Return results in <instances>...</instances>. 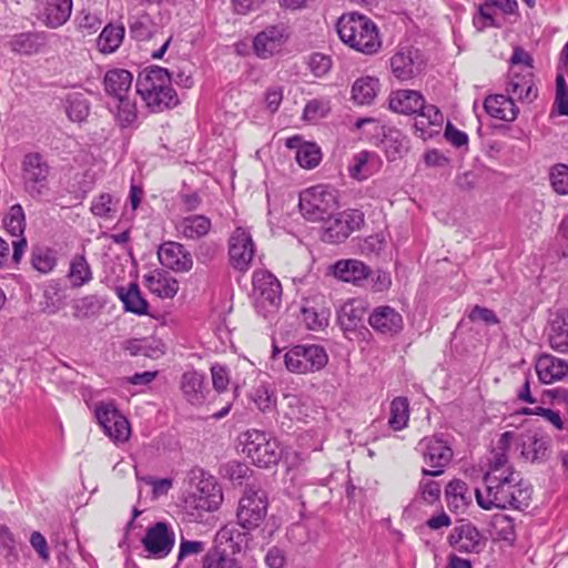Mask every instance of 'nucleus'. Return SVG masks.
Here are the masks:
<instances>
[{
  "label": "nucleus",
  "instance_id": "obj_38",
  "mask_svg": "<svg viewBox=\"0 0 568 568\" xmlns=\"http://www.w3.org/2000/svg\"><path fill=\"white\" fill-rule=\"evenodd\" d=\"M118 103L112 110L114 120L121 129L135 128L138 123V110L135 102L128 97L118 98Z\"/></svg>",
  "mask_w": 568,
  "mask_h": 568
},
{
  "label": "nucleus",
  "instance_id": "obj_47",
  "mask_svg": "<svg viewBox=\"0 0 568 568\" xmlns=\"http://www.w3.org/2000/svg\"><path fill=\"white\" fill-rule=\"evenodd\" d=\"M409 410L408 400L405 397H396L390 403V416L388 419L389 426L394 430L403 429L408 422Z\"/></svg>",
  "mask_w": 568,
  "mask_h": 568
},
{
  "label": "nucleus",
  "instance_id": "obj_42",
  "mask_svg": "<svg viewBox=\"0 0 568 568\" xmlns=\"http://www.w3.org/2000/svg\"><path fill=\"white\" fill-rule=\"evenodd\" d=\"M65 112L73 122L84 121L90 113V103L80 92L70 93L65 98Z\"/></svg>",
  "mask_w": 568,
  "mask_h": 568
},
{
  "label": "nucleus",
  "instance_id": "obj_63",
  "mask_svg": "<svg viewBox=\"0 0 568 568\" xmlns=\"http://www.w3.org/2000/svg\"><path fill=\"white\" fill-rule=\"evenodd\" d=\"M489 10L490 7L486 1L478 7V12L473 18V24L477 31H483L488 27H499Z\"/></svg>",
  "mask_w": 568,
  "mask_h": 568
},
{
  "label": "nucleus",
  "instance_id": "obj_27",
  "mask_svg": "<svg viewBox=\"0 0 568 568\" xmlns=\"http://www.w3.org/2000/svg\"><path fill=\"white\" fill-rule=\"evenodd\" d=\"M334 275L343 282L359 285L371 274L369 267L358 260H341L334 264Z\"/></svg>",
  "mask_w": 568,
  "mask_h": 568
},
{
  "label": "nucleus",
  "instance_id": "obj_16",
  "mask_svg": "<svg viewBox=\"0 0 568 568\" xmlns=\"http://www.w3.org/2000/svg\"><path fill=\"white\" fill-rule=\"evenodd\" d=\"M3 224L11 235L18 237L12 242V261L13 263L19 264L27 247V240L23 236L26 230V216L20 204H14L10 207L8 214L3 219Z\"/></svg>",
  "mask_w": 568,
  "mask_h": 568
},
{
  "label": "nucleus",
  "instance_id": "obj_46",
  "mask_svg": "<svg viewBox=\"0 0 568 568\" xmlns=\"http://www.w3.org/2000/svg\"><path fill=\"white\" fill-rule=\"evenodd\" d=\"M325 221L326 226L322 234V240L324 242L339 243L345 241L351 235V232L348 231L346 224L343 222L338 214L333 219H331V216H327Z\"/></svg>",
  "mask_w": 568,
  "mask_h": 568
},
{
  "label": "nucleus",
  "instance_id": "obj_57",
  "mask_svg": "<svg viewBox=\"0 0 568 568\" xmlns=\"http://www.w3.org/2000/svg\"><path fill=\"white\" fill-rule=\"evenodd\" d=\"M302 316L308 329L320 331L328 325V312L325 310L303 307Z\"/></svg>",
  "mask_w": 568,
  "mask_h": 568
},
{
  "label": "nucleus",
  "instance_id": "obj_20",
  "mask_svg": "<svg viewBox=\"0 0 568 568\" xmlns=\"http://www.w3.org/2000/svg\"><path fill=\"white\" fill-rule=\"evenodd\" d=\"M251 531L245 530L234 523L224 525L216 534L215 540L220 546H224L223 551L227 549L232 554H237L247 548L251 540Z\"/></svg>",
  "mask_w": 568,
  "mask_h": 568
},
{
  "label": "nucleus",
  "instance_id": "obj_28",
  "mask_svg": "<svg viewBox=\"0 0 568 568\" xmlns=\"http://www.w3.org/2000/svg\"><path fill=\"white\" fill-rule=\"evenodd\" d=\"M484 108L490 116L508 122L514 121L518 114V108L513 98L504 94L487 97L484 101Z\"/></svg>",
  "mask_w": 568,
  "mask_h": 568
},
{
  "label": "nucleus",
  "instance_id": "obj_17",
  "mask_svg": "<svg viewBox=\"0 0 568 568\" xmlns=\"http://www.w3.org/2000/svg\"><path fill=\"white\" fill-rule=\"evenodd\" d=\"M448 544L466 554H478L485 545L481 534L470 523L456 526L448 536Z\"/></svg>",
  "mask_w": 568,
  "mask_h": 568
},
{
  "label": "nucleus",
  "instance_id": "obj_44",
  "mask_svg": "<svg viewBox=\"0 0 568 568\" xmlns=\"http://www.w3.org/2000/svg\"><path fill=\"white\" fill-rule=\"evenodd\" d=\"M130 36L138 41H146L156 32V24L148 13L129 21Z\"/></svg>",
  "mask_w": 568,
  "mask_h": 568
},
{
  "label": "nucleus",
  "instance_id": "obj_41",
  "mask_svg": "<svg viewBox=\"0 0 568 568\" xmlns=\"http://www.w3.org/2000/svg\"><path fill=\"white\" fill-rule=\"evenodd\" d=\"M448 507L454 510L465 508L470 503L468 486L462 479H453L445 490Z\"/></svg>",
  "mask_w": 568,
  "mask_h": 568
},
{
  "label": "nucleus",
  "instance_id": "obj_36",
  "mask_svg": "<svg viewBox=\"0 0 568 568\" xmlns=\"http://www.w3.org/2000/svg\"><path fill=\"white\" fill-rule=\"evenodd\" d=\"M390 69L393 74L399 81H407L413 79L418 73V68L414 62L412 52L398 51L390 58Z\"/></svg>",
  "mask_w": 568,
  "mask_h": 568
},
{
  "label": "nucleus",
  "instance_id": "obj_6",
  "mask_svg": "<svg viewBox=\"0 0 568 568\" xmlns=\"http://www.w3.org/2000/svg\"><path fill=\"white\" fill-rule=\"evenodd\" d=\"M284 361L290 372L306 374L322 369L327 364L328 356L321 345L300 344L286 352Z\"/></svg>",
  "mask_w": 568,
  "mask_h": 568
},
{
  "label": "nucleus",
  "instance_id": "obj_48",
  "mask_svg": "<svg viewBox=\"0 0 568 568\" xmlns=\"http://www.w3.org/2000/svg\"><path fill=\"white\" fill-rule=\"evenodd\" d=\"M321 160V148L314 142H304L300 150L296 151V161L304 169L311 170L316 168Z\"/></svg>",
  "mask_w": 568,
  "mask_h": 568
},
{
  "label": "nucleus",
  "instance_id": "obj_58",
  "mask_svg": "<svg viewBox=\"0 0 568 568\" xmlns=\"http://www.w3.org/2000/svg\"><path fill=\"white\" fill-rule=\"evenodd\" d=\"M329 110L328 101L323 99H313L306 103L303 112V119L310 122H315L325 118Z\"/></svg>",
  "mask_w": 568,
  "mask_h": 568
},
{
  "label": "nucleus",
  "instance_id": "obj_33",
  "mask_svg": "<svg viewBox=\"0 0 568 568\" xmlns=\"http://www.w3.org/2000/svg\"><path fill=\"white\" fill-rule=\"evenodd\" d=\"M51 165L45 154L31 151L21 160V171L26 178H48L51 175Z\"/></svg>",
  "mask_w": 568,
  "mask_h": 568
},
{
  "label": "nucleus",
  "instance_id": "obj_11",
  "mask_svg": "<svg viewBox=\"0 0 568 568\" xmlns=\"http://www.w3.org/2000/svg\"><path fill=\"white\" fill-rule=\"evenodd\" d=\"M95 417L108 437L114 443H125L131 435L128 419L112 405L102 404L95 409Z\"/></svg>",
  "mask_w": 568,
  "mask_h": 568
},
{
  "label": "nucleus",
  "instance_id": "obj_9",
  "mask_svg": "<svg viewBox=\"0 0 568 568\" xmlns=\"http://www.w3.org/2000/svg\"><path fill=\"white\" fill-rule=\"evenodd\" d=\"M255 255V244L250 232L243 227H236L229 239V257L231 266L241 272H246Z\"/></svg>",
  "mask_w": 568,
  "mask_h": 568
},
{
  "label": "nucleus",
  "instance_id": "obj_19",
  "mask_svg": "<svg viewBox=\"0 0 568 568\" xmlns=\"http://www.w3.org/2000/svg\"><path fill=\"white\" fill-rule=\"evenodd\" d=\"M180 388L183 397L193 406H201L206 400L210 389L205 383V375L194 369L182 374Z\"/></svg>",
  "mask_w": 568,
  "mask_h": 568
},
{
  "label": "nucleus",
  "instance_id": "obj_24",
  "mask_svg": "<svg viewBox=\"0 0 568 568\" xmlns=\"http://www.w3.org/2000/svg\"><path fill=\"white\" fill-rule=\"evenodd\" d=\"M536 372L541 383L550 384L568 374V362L550 354H542L536 362Z\"/></svg>",
  "mask_w": 568,
  "mask_h": 568
},
{
  "label": "nucleus",
  "instance_id": "obj_49",
  "mask_svg": "<svg viewBox=\"0 0 568 568\" xmlns=\"http://www.w3.org/2000/svg\"><path fill=\"white\" fill-rule=\"evenodd\" d=\"M0 554L8 564H13L19 559L18 542L6 525H0Z\"/></svg>",
  "mask_w": 568,
  "mask_h": 568
},
{
  "label": "nucleus",
  "instance_id": "obj_64",
  "mask_svg": "<svg viewBox=\"0 0 568 568\" xmlns=\"http://www.w3.org/2000/svg\"><path fill=\"white\" fill-rule=\"evenodd\" d=\"M468 318L471 322H483L486 325H496L499 323V320L493 310L479 305H475L471 308Z\"/></svg>",
  "mask_w": 568,
  "mask_h": 568
},
{
  "label": "nucleus",
  "instance_id": "obj_1",
  "mask_svg": "<svg viewBox=\"0 0 568 568\" xmlns=\"http://www.w3.org/2000/svg\"><path fill=\"white\" fill-rule=\"evenodd\" d=\"M336 30L346 45L361 53L374 54L382 47L377 26L364 14H343L336 23Z\"/></svg>",
  "mask_w": 568,
  "mask_h": 568
},
{
  "label": "nucleus",
  "instance_id": "obj_50",
  "mask_svg": "<svg viewBox=\"0 0 568 568\" xmlns=\"http://www.w3.org/2000/svg\"><path fill=\"white\" fill-rule=\"evenodd\" d=\"M155 101H144L152 112H162L165 109L174 108L179 104V98L172 87L164 88L153 93Z\"/></svg>",
  "mask_w": 568,
  "mask_h": 568
},
{
  "label": "nucleus",
  "instance_id": "obj_5",
  "mask_svg": "<svg viewBox=\"0 0 568 568\" xmlns=\"http://www.w3.org/2000/svg\"><path fill=\"white\" fill-rule=\"evenodd\" d=\"M243 452L254 465L261 468H270L276 465L282 456L277 439L257 429L245 433Z\"/></svg>",
  "mask_w": 568,
  "mask_h": 568
},
{
  "label": "nucleus",
  "instance_id": "obj_56",
  "mask_svg": "<svg viewBox=\"0 0 568 568\" xmlns=\"http://www.w3.org/2000/svg\"><path fill=\"white\" fill-rule=\"evenodd\" d=\"M378 156L375 153L362 151L354 155L351 164L348 165V172L351 178H357L359 174L365 175L366 165H377Z\"/></svg>",
  "mask_w": 568,
  "mask_h": 568
},
{
  "label": "nucleus",
  "instance_id": "obj_26",
  "mask_svg": "<svg viewBox=\"0 0 568 568\" xmlns=\"http://www.w3.org/2000/svg\"><path fill=\"white\" fill-rule=\"evenodd\" d=\"M520 454L524 459L539 462L546 457L549 438L539 432H527L520 435Z\"/></svg>",
  "mask_w": 568,
  "mask_h": 568
},
{
  "label": "nucleus",
  "instance_id": "obj_21",
  "mask_svg": "<svg viewBox=\"0 0 568 568\" xmlns=\"http://www.w3.org/2000/svg\"><path fill=\"white\" fill-rule=\"evenodd\" d=\"M71 12L72 0H43L39 19L48 28L57 29L70 19Z\"/></svg>",
  "mask_w": 568,
  "mask_h": 568
},
{
  "label": "nucleus",
  "instance_id": "obj_39",
  "mask_svg": "<svg viewBox=\"0 0 568 568\" xmlns=\"http://www.w3.org/2000/svg\"><path fill=\"white\" fill-rule=\"evenodd\" d=\"M68 277L73 288L81 287L92 280L91 267L83 254H78L71 260Z\"/></svg>",
  "mask_w": 568,
  "mask_h": 568
},
{
  "label": "nucleus",
  "instance_id": "obj_2",
  "mask_svg": "<svg viewBox=\"0 0 568 568\" xmlns=\"http://www.w3.org/2000/svg\"><path fill=\"white\" fill-rule=\"evenodd\" d=\"M338 204V194L328 184H317L300 193V210L310 221H324Z\"/></svg>",
  "mask_w": 568,
  "mask_h": 568
},
{
  "label": "nucleus",
  "instance_id": "obj_10",
  "mask_svg": "<svg viewBox=\"0 0 568 568\" xmlns=\"http://www.w3.org/2000/svg\"><path fill=\"white\" fill-rule=\"evenodd\" d=\"M288 38V27L284 22L267 26L254 37V52L261 59H268L282 50Z\"/></svg>",
  "mask_w": 568,
  "mask_h": 568
},
{
  "label": "nucleus",
  "instance_id": "obj_23",
  "mask_svg": "<svg viewBox=\"0 0 568 568\" xmlns=\"http://www.w3.org/2000/svg\"><path fill=\"white\" fill-rule=\"evenodd\" d=\"M366 313V303L361 298H353L342 305L337 312V321L345 334L354 333L363 326Z\"/></svg>",
  "mask_w": 568,
  "mask_h": 568
},
{
  "label": "nucleus",
  "instance_id": "obj_51",
  "mask_svg": "<svg viewBox=\"0 0 568 568\" xmlns=\"http://www.w3.org/2000/svg\"><path fill=\"white\" fill-rule=\"evenodd\" d=\"M202 568H243L241 562L220 551L219 549H212L207 551L203 558Z\"/></svg>",
  "mask_w": 568,
  "mask_h": 568
},
{
  "label": "nucleus",
  "instance_id": "obj_15",
  "mask_svg": "<svg viewBox=\"0 0 568 568\" xmlns=\"http://www.w3.org/2000/svg\"><path fill=\"white\" fill-rule=\"evenodd\" d=\"M368 324L378 334L395 336L403 331L404 320L394 307L381 305L369 314Z\"/></svg>",
  "mask_w": 568,
  "mask_h": 568
},
{
  "label": "nucleus",
  "instance_id": "obj_29",
  "mask_svg": "<svg viewBox=\"0 0 568 568\" xmlns=\"http://www.w3.org/2000/svg\"><path fill=\"white\" fill-rule=\"evenodd\" d=\"M144 280L150 292L161 298H172L179 291V282L164 271H154L145 275Z\"/></svg>",
  "mask_w": 568,
  "mask_h": 568
},
{
  "label": "nucleus",
  "instance_id": "obj_30",
  "mask_svg": "<svg viewBox=\"0 0 568 568\" xmlns=\"http://www.w3.org/2000/svg\"><path fill=\"white\" fill-rule=\"evenodd\" d=\"M133 75L125 69L109 70L103 79L106 94L118 99L126 97L132 87Z\"/></svg>",
  "mask_w": 568,
  "mask_h": 568
},
{
  "label": "nucleus",
  "instance_id": "obj_32",
  "mask_svg": "<svg viewBox=\"0 0 568 568\" xmlns=\"http://www.w3.org/2000/svg\"><path fill=\"white\" fill-rule=\"evenodd\" d=\"M48 43V34L45 32H26L16 36L11 41L12 50L31 55L42 51Z\"/></svg>",
  "mask_w": 568,
  "mask_h": 568
},
{
  "label": "nucleus",
  "instance_id": "obj_25",
  "mask_svg": "<svg viewBox=\"0 0 568 568\" xmlns=\"http://www.w3.org/2000/svg\"><path fill=\"white\" fill-rule=\"evenodd\" d=\"M547 337L550 347L558 353H568V310H560L549 322Z\"/></svg>",
  "mask_w": 568,
  "mask_h": 568
},
{
  "label": "nucleus",
  "instance_id": "obj_22",
  "mask_svg": "<svg viewBox=\"0 0 568 568\" xmlns=\"http://www.w3.org/2000/svg\"><path fill=\"white\" fill-rule=\"evenodd\" d=\"M388 103L393 112L414 115L424 106V95L416 90H396L390 92Z\"/></svg>",
  "mask_w": 568,
  "mask_h": 568
},
{
  "label": "nucleus",
  "instance_id": "obj_54",
  "mask_svg": "<svg viewBox=\"0 0 568 568\" xmlns=\"http://www.w3.org/2000/svg\"><path fill=\"white\" fill-rule=\"evenodd\" d=\"M203 485L200 488L201 494L207 493V497L200 496L199 498V505L197 507L206 509V510H215L217 508V505L222 500V495L220 493V489L216 488L215 484H213L211 480L201 481Z\"/></svg>",
  "mask_w": 568,
  "mask_h": 568
},
{
  "label": "nucleus",
  "instance_id": "obj_3",
  "mask_svg": "<svg viewBox=\"0 0 568 568\" xmlns=\"http://www.w3.org/2000/svg\"><path fill=\"white\" fill-rule=\"evenodd\" d=\"M267 509L266 491L254 485L246 486L236 509L237 525L245 530L258 528L266 518Z\"/></svg>",
  "mask_w": 568,
  "mask_h": 568
},
{
  "label": "nucleus",
  "instance_id": "obj_43",
  "mask_svg": "<svg viewBox=\"0 0 568 568\" xmlns=\"http://www.w3.org/2000/svg\"><path fill=\"white\" fill-rule=\"evenodd\" d=\"M124 33L125 30L123 26H105L98 38L100 51L103 53L114 52L121 45Z\"/></svg>",
  "mask_w": 568,
  "mask_h": 568
},
{
  "label": "nucleus",
  "instance_id": "obj_31",
  "mask_svg": "<svg viewBox=\"0 0 568 568\" xmlns=\"http://www.w3.org/2000/svg\"><path fill=\"white\" fill-rule=\"evenodd\" d=\"M180 235L189 240H199L205 236L211 230V220L205 215H190L182 217L175 224Z\"/></svg>",
  "mask_w": 568,
  "mask_h": 568
},
{
  "label": "nucleus",
  "instance_id": "obj_12",
  "mask_svg": "<svg viewBox=\"0 0 568 568\" xmlns=\"http://www.w3.org/2000/svg\"><path fill=\"white\" fill-rule=\"evenodd\" d=\"M174 542V531L163 521L149 527L142 539L143 547L149 556L159 559L165 558L172 551Z\"/></svg>",
  "mask_w": 568,
  "mask_h": 568
},
{
  "label": "nucleus",
  "instance_id": "obj_34",
  "mask_svg": "<svg viewBox=\"0 0 568 568\" xmlns=\"http://www.w3.org/2000/svg\"><path fill=\"white\" fill-rule=\"evenodd\" d=\"M106 298L100 294H90L73 302V317L77 320H85L95 317L104 308Z\"/></svg>",
  "mask_w": 568,
  "mask_h": 568
},
{
  "label": "nucleus",
  "instance_id": "obj_60",
  "mask_svg": "<svg viewBox=\"0 0 568 568\" xmlns=\"http://www.w3.org/2000/svg\"><path fill=\"white\" fill-rule=\"evenodd\" d=\"M493 527L496 535L503 540H514L515 524L514 519L507 515H496L494 517Z\"/></svg>",
  "mask_w": 568,
  "mask_h": 568
},
{
  "label": "nucleus",
  "instance_id": "obj_62",
  "mask_svg": "<svg viewBox=\"0 0 568 568\" xmlns=\"http://www.w3.org/2000/svg\"><path fill=\"white\" fill-rule=\"evenodd\" d=\"M211 375L213 388L217 393L225 392L230 384V374L227 367L221 364H214L211 366Z\"/></svg>",
  "mask_w": 568,
  "mask_h": 568
},
{
  "label": "nucleus",
  "instance_id": "obj_45",
  "mask_svg": "<svg viewBox=\"0 0 568 568\" xmlns=\"http://www.w3.org/2000/svg\"><path fill=\"white\" fill-rule=\"evenodd\" d=\"M31 265L41 274H48L57 265V252L50 247H34L31 253Z\"/></svg>",
  "mask_w": 568,
  "mask_h": 568
},
{
  "label": "nucleus",
  "instance_id": "obj_8",
  "mask_svg": "<svg viewBox=\"0 0 568 568\" xmlns=\"http://www.w3.org/2000/svg\"><path fill=\"white\" fill-rule=\"evenodd\" d=\"M416 449L429 468H422L424 476H439L453 458V449L442 437L432 436L419 440Z\"/></svg>",
  "mask_w": 568,
  "mask_h": 568
},
{
  "label": "nucleus",
  "instance_id": "obj_37",
  "mask_svg": "<svg viewBox=\"0 0 568 568\" xmlns=\"http://www.w3.org/2000/svg\"><path fill=\"white\" fill-rule=\"evenodd\" d=\"M379 90V81L373 77L357 79L352 87V98L361 105L371 104Z\"/></svg>",
  "mask_w": 568,
  "mask_h": 568
},
{
  "label": "nucleus",
  "instance_id": "obj_35",
  "mask_svg": "<svg viewBox=\"0 0 568 568\" xmlns=\"http://www.w3.org/2000/svg\"><path fill=\"white\" fill-rule=\"evenodd\" d=\"M118 296L124 305V310L138 315L148 313V302L142 296L139 285L131 283L128 288L119 287Z\"/></svg>",
  "mask_w": 568,
  "mask_h": 568
},
{
  "label": "nucleus",
  "instance_id": "obj_18",
  "mask_svg": "<svg viewBox=\"0 0 568 568\" xmlns=\"http://www.w3.org/2000/svg\"><path fill=\"white\" fill-rule=\"evenodd\" d=\"M513 432H505L500 435L497 446L491 450L488 459V469L484 475V480L488 477H499L508 474V471H515L513 465L508 460V450L514 438Z\"/></svg>",
  "mask_w": 568,
  "mask_h": 568
},
{
  "label": "nucleus",
  "instance_id": "obj_52",
  "mask_svg": "<svg viewBox=\"0 0 568 568\" xmlns=\"http://www.w3.org/2000/svg\"><path fill=\"white\" fill-rule=\"evenodd\" d=\"M252 473V469L245 464L237 460H230L220 467L222 477L234 484L241 485L245 478Z\"/></svg>",
  "mask_w": 568,
  "mask_h": 568
},
{
  "label": "nucleus",
  "instance_id": "obj_53",
  "mask_svg": "<svg viewBox=\"0 0 568 568\" xmlns=\"http://www.w3.org/2000/svg\"><path fill=\"white\" fill-rule=\"evenodd\" d=\"M416 114L419 116V120L416 121L415 128L420 131H424L426 125L440 126L444 121L439 109L433 104L427 105L425 100L424 106Z\"/></svg>",
  "mask_w": 568,
  "mask_h": 568
},
{
  "label": "nucleus",
  "instance_id": "obj_59",
  "mask_svg": "<svg viewBox=\"0 0 568 568\" xmlns=\"http://www.w3.org/2000/svg\"><path fill=\"white\" fill-rule=\"evenodd\" d=\"M507 92L510 94V98H513V100L516 98L518 100L531 101L537 95L536 90H534V87L530 83V81H526V80H524V81L511 80L508 83Z\"/></svg>",
  "mask_w": 568,
  "mask_h": 568
},
{
  "label": "nucleus",
  "instance_id": "obj_61",
  "mask_svg": "<svg viewBox=\"0 0 568 568\" xmlns=\"http://www.w3.org/2000/svg\"><path fill=\"white\" fill-rule=\"evenodd\" d=\"M308 68L315 77H324L332 68V60L328 55L315 52L308 58Z\"/></svg>",
  "mask_w": 568,
  "mask_h": 568
},
{
  "label": "nucleus",
  "instance_id": "obj_7",
  "mask_svg": "<svg viewBox=\"0 0 568 568\" xmlns=\"http://www.w3.org/2000/svg\"><path fill=\"white\" fill-rule=\"evenodd\" d=\"M518 477L519 474H516L515 471H508V474L499 477L494 475L493 477H488L487 480H484V490L479 488L475 489L478 506L485 510H490L493 508L506 509V503L510 496V490Z\"/></svg>",
  "mask_w": 568,
  "mask_h": 568
},
{
  "label": "nucleus",
  "instance_id": "obj_13",
  "mask_svg": "<svg viewBox=\"0 0 568 568\" xmlns=\"http://www.w3.org/2000/svg\"><path fill=\"white\" fill-rule=\"evenodd\" d=\"M172 73L162 67L153 65L141 72L136 80V92L143 101H155L156 91L171 87Z\"/></svg>",
  "mask_w": 568,
  "mask_h": 568
},
{
  "label": "nucleus",
  "instance_id": "obj_40",
  "mask_svg": "<svg viewBox=\"0 0 568 568\" xmlns=\"http://www.w3.org/2000/svg\"><path fill=\"white\" fill-rule=\"evenodd\" d=\"M531 485L519 476L515 481L513 489L510 490V496L506 503V508H513L516 510L527 509L531 501Z\"/></svg>",
  "mask_w": 568,
  "mask_h": 568
},
{
  "label": "nucleus",
  "instance_id": "obj_4",
  "mask_svg": "<svg viewBox=\"0 0 568 568\" xmlns=\"http://www.w3.org/2000/svg\"><path fill=\"white\" fill-rule=\"evenodd\" d=\"M252 285L256 312L263 317L275 313L282 300L280 281L268 271L257 270L253 273Z\"/></svg>",
  "mask_w": 568,
  "mask_h": 568
},
{
  "label": "nucleus",
  "instance_id": "obj_14",
  "mask_svg": "<svg viewBox=\"0 0 568 568\" xmlns=\"http://www.w3.org/2000/svg\"><path fill=\"white\" fill-rule=\"evenodd\" d=\"M158 258L162 266L178 273H186L193 267L191 253L179 242L162 243L158 250Z\"/></svg>",
  "mask_w": 568,
  "mask_h": 568
},
{
  "label": "nucleus",
  "instance_id": "obj_55",
  "mask_svg": "<svg viewBox=\"0 0 568 568\" xmlns=\"http://www.w3.org/2000/svg\"><path fill=\"white\" fill-rule=\"evenodd\" d=\"M250 397L261 412H270L275 407L276 398L264 384L254 387Z\"/></svg>",
  "mask_w": 568,
  "mask_h": 568
}]
</instances>
